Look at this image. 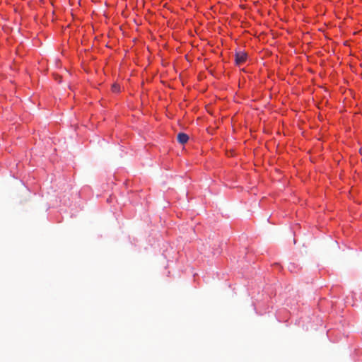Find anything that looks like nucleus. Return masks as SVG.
I'll list each match as a JSON object with an SVG mask.
<instances>
[{
    "instance_id": "3",
    "label": "nucleus",
    "mask_w": 362,
    "mask_h": 362,
    "mask_svg": "<svg viewBox=\"0 0 362 362\" xmlns=\"http://www.w3.org/2000/svg\"><path fill=\"white\" fill-rule=\"evenodd\" d=\"M112 90L114 92V93H118L120 91V87L119 86V85L117 84H113L112 86Z\"/></svg>"
},
{
    "instance_id": "1",
    "label": "nucleus",
    "mask_w": 362,
    "mask_h": 362,
    "mask_svg": "<svg viewBox=\"0 0 362 362\" xmlns=\"http://www.w3.org/2000/svg\"><path fill=\"white\" fill-rule=\"evenodd\" d=\"M247 54L245 52H240L235 54V63L237 65L243 64L247 59Z\"/></svg>"
},
{
    "instance_id": "2",
    "label": "nucleus",
    "mask_w": 362,
    "mask_h": 362,
    "mask_svg": "<svg viewBox=\"0 0 362 362\" xmlns=\"http://www.w3.org/2000/svg\"><path fill=\"white\" fill-rule=\"evenodd\" d=\"M189 140V136L187 134H185V133H179L177 134V141L181 144H186Z\"/></svg>"
}]
</instances>
